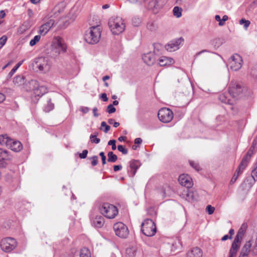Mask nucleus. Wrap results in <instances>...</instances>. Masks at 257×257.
Listing matches in <instances>:
<instances>
[{"instance_id":"40","label":"nucleus","mask_w":257,"mask_h":257,"mask_svg":"<svg viewBox=\"0 0 257 257\" xmlns=\"http://www.w3.org/2000/svg\"><path fill=\"white\" fill-rule=\"evenodd\" d=\"M236 174H235L232 177V178H231V180H230V184H233L237 180L238 176L240 174H241L242 172H241V171H239L238 169L237 168L236 171Z\"/></svg>"},{"instance_id":"4","label":"nucleus","mask_w":257,"mask_h":257,"mask_svg":"<svg viewBox=\"0 0 257 257\" xmlns=\"http://www.w3.org/2000/svg\"><path fill=\"white\" fill-rule=\"evenodd\" d=\"M100 36L101 31L99 26H92L86 33L84 39L88 44H95L99 42Z\"/></svg>"},{"instance_id":"5","label":"nucleus","mask_w":257,"mask_h":257,"mask_svg":"<svg viewBox=\"0 0 257 257\" xmlns=\"http://www.w3.org/2000/svg\"><path fill=\"white\" fill-rule=\"evenodd\" d=\"M100 212L104 217L114 218L118 214V209L114 205L108 203H103L99 207Z\"/></svg>"},{"instance_id":"58","label":"nucleus","mask_w":257,"mask_h":257,"mask_svg":"<svg viewBox=\"0 0 257 257\" xmlns=\"http://www.w3.org/2000/svg\"><path fill=\"white\" fill-rule=\"evenodd\" d=\"M98 109L97 107H94L92 109L93 115L95 117H98L99 116V114L97 112Z\"/></svg>"},{"instance_id":"48","label":"nucleus","mask_w":257,"mask_h":257,"mask_svg":"<svg viewBox=\"0 0 257 257\" xmlns=\"http://www.w3.org/2000/svg\"><path fill=\"white\" fill-rule=\"evenodd\" d=\"M99 156L101 158L102 165H104L106 163V158L104 152H101L99 153Z\"/></svg>"},{"instance_id":"38","label":"nucleus","mask_w":257,"mask_h":257,"mask_svg":"<svg viewBox=\"0 0 257 257\" xmlns=\"http://www.w3.org/2000/svg\"><path fill=\"white\" fill-rule=\"evenodd\" d=\"M189 163L190 165L195 170L199 171L201 170V168L198 163L191 160L189 161Z\"/></svg>"},{"instance_id":"57","label":"nucleus","mask_w":257,"mask_h":257,"mask_svg":"<svg viewBox=\"0 0 257 257\" xmlns=\"http://www.w3.org/2000/svg\"><path fill=\"white\" fill-rule=\"evenodd\" d=\"M17 144H18V145L17 146V152H18V151H20L22 150L23 145L20 142L18 141H17Z\"/></svg>"},{"instance_id":"9","label":"nucleus","mask_w":257,"mask_h":257,"mask_svg":"<svg viewBox=\"0 0 257 257\" xmlns=\"http://www.w3.org/2000/svg\"><path fill=\"white\" fill-rule=\"evenodd\" d=\"M16 247V240L13 237H6L1 242V247L3 250L9 252L12 251Z\"/></svg>"},{"instance_id":"6","label":"nucleus","mask_w":257,"mask_h":257,"mask_svg":"<svg viewBox=\"0 0 257 257\" xmlns=\"http://www.w3.org/2000/svg\"><path fill=\"white\" fill-rule=\"evenodd\" d=\"M51 66V63L49 58L47 57H40L35 59L33 63V67L38 69L40 71L46 73L48 72Z\"/></svg>"},{"instance_id":"31","label":"nucleus","mask_w":257,"mask_h":257,"mask_svg":"<svg viewBox=\"0 0 257 257\" xmlns=\"http://www.w3.org/2000/svg\"><path fill=\"white\" fill-rule=\"evenodd\" d=\"M54 108V104L51 102V99H49L47 101V104L44 107V111L46 112H49Z\"/></svg>"},{"instance_id":"37","label":"nucleus","mask_w":257,"mask_h":257,"mask_svg":"<svg viewBox=\"0 0 257 257\" xmlns=\"http://www.w3.org/2000/svg\"><path fill=\"white\" fill-rule=\"evenodd\" d=\"M41 36L40 34L38 35L35 36L33 39H32L30 42V45L31 46H34L41 39Z\"/></svg>"},{"instance_id":"18","label":"nucleus","mask_w":257,"mask_h":257,"mask_svg":"<svg viewBox=\"0 0 257 257\" xmlns=\"http://www.w3.org/2000/svg\"><path fill=\"white\" fill-rule=\"evenodd\" d=\"M178 181L180 185L187 188H191L193 184L191 177L187 174L180 175L178 178Z\"/></svg>"},{"instance_id":"52","label":"nucleus","mask_w":257,"mask_h":257,"mask_svg":"<svg viewBox=\"0 0 257 257\" xmlns=\"http://www.w3.org/2000/svg\"><path fill=\"white\" fill-rule=\"evenodd\" d=\"M237 251L230 248L229 252L228 257H236Z\"/></svg>"},{"instance_id":"54","label":"nucleus","mask_w":257,"mask_h":257,"mask_svg":"<svg viewBox=\"0 0 257 257\" xmlns=\"http://www.w3.org/2000/svg\"><path fill=\"white\" fill-rule=\"evenodd\" d=\"M87 154L88 151L87 150H84L82 151V153L79 154V157L81 159H85L86 158Z\"/></svg>"},{"instance_id":"10","label":"nucleus","mask_w":257,"mask_h":257,"mask_svg":"<svg viewBox=\"0 0 257 257\" xmlns=\"http://www.w3.org/2000/svg\"><path fill=\"white\" fill-rule=\"evenodd\" d=\"M173 116L172 111L167 108L160 109L158 113V117L159 120L164 123L170 122L172 120Z\"/></svg>"},{"instance_id":"27","label":"nucleus","mask_w":257,"mask_h":257,"mask_svg":"<svg viewBox=\"0 0 257 257\" xmlns=\"http://www.w3.org/2000/svg\"><path fill=\"white\" fill-rule=\"evenodd\" d=\"M140 166V162L136 160H133L130 163V167L131 169V175L132 176H134L136 174L137 170Z\"/></svg>"},{"instance_id":"60","label":"nucleus","mask_w":257,"mask_h":257,"mask_svg":"<svg viewBox=\"0 0 257 257\" xmlns=\"http://www.w3.org/2000/svg\"><path fill=\"white\" fill-rule=\"evenodd\" d=\"M81 110L83 113H86L89 111V109L87 107H83L81 108Z\"/></svg>"},{"instance_id":"33","label":"nucleus","mask_w":257,"mask_h":257,"mask_svg":"<svg viewBox=\"0 0 257 257\" xmlns=\"http://www.w3.org/2000/svg\"><path fill=\"white\" fill-rule=\"evenodd\" d=\"M80 257H91L89 250L86 247L82 248L80 252Z\"/></svg>"},{"instance_id":"32","label":"nucleus","mask_w":257,"mask_h":257,"mask_svg":"<svg viewBox=\"0 0 257 257\" xmlns=\"http://www.w3.org/2000/svg\"><path fill=\"white\" fill-rule=\"evenodd\" d=\"M98 135V132H95L93 134H91L90 136V141L91 143H94L96 144H98L100 140L99 138H97V137Z\"/></svg>"},{"instance_id":"53","label":"nucleus","mask_w":257,"mask_h":257,"mask_svg":"<svg viewBox=\"0 0 257 257\" xmlns=\"http://www.w3.org/2000/svg\"><path fill=\"white\" fill-rule=\"evenodd\" d=\"M215 19L216 21L218 22V25L220 26H222L224 25V23H223V22L222 21V19H221L219 15H216L215 16Z\"/></svg>"},{"instance_id":"28","label":"nucleus","mask_w":257,"mask_h":257,"mask_svg":"<svg viewBox=\"0 0 257 257\" xmlns=\"http://www.w3.org/2000/svg\"><path fill=\"white\" fill-rule=\"evenodd\" d=\"M186 200L188 201H196L198 199V196L196 192L187 191L186 194Z\"/></svg>"},{"instance_id":"15","label":"nucleus","mask_w":257,"mask_h":257,"mask_svg":"<svg viewBox=\"0 0 257 257\" xmlns=\"http://www.w3.org/2000/svg\"><path fill=\"white\" fill-rule=\"evenodd\" d=\"M55 21L54 19L50 17L39 28L38 33L42 36L46 35L49 30L54 25Z\"/></svg>"},{"instance_id":"35","label":"nucleus","mask_w":257,"mask_h":257,"mask_svg":"<svg viewBox=\"0 0 257 257\" xmlns=\"http://www.w3.org/2000/svg\"><path fill=\"white\" fill-rule=\"evenodd\" d=\"M182 9L178 7H175L173 10V15L177 18H180L182 16Z\"/></svg>"},{"instance_id":"43","label":"nucleus","mask_w":257,"mask_h":257,"mask_svg":"<svg viewBox=\"0 0 257 257\" xmlns=\"http://www.w3.org/2000/svg\"><path fill=\"white\" fill-rule=\"evenodd\" d=\"M104 127V130H103L104 132L107 133L110 128V126L107 125L105 121H102L101 123V127ZM100 129H102L100 128Z\"/></svg>"},{"instance_id":"64","label":"nucleus","mask_w":257,"mask_h":257,"mask_svg":"<svg viewBox=\"0 0 257 257\" xmlns=\"http://www.w3.org/2000/svg\"><path fill=\"white\" fill-rule=\"evenodd\" d=\"M125 139H126L125 137L121 136L118 138V140L119 142H122V141H124L125 140Z\"/></svg>"},{"instance_id":"30","label":"nucleus","mask_w":257,"mask_h":257,"mask_svg":"<svg viewBox=\"0 0 257 257\" xmlns=\"http://www.w3.org/2000/svg\"><path fill=\"white\" fill-rule=\"evenodd\" d=\"M126 254L128 257H135L136 254V248L135 247H129L126 249Z\"/></svg>"},{"instance_id":"59","label":"nucleus","mask_w":257,"mask_h":257,"mask_svg":"<svg viewBox=\"0 0 257 257\" xmlns=\"http://www.w3.org/2000/svg\"><path fill=\"white\" fill-rule=\"evenodd\" d=\"M142 139L140 138H136L135 140V144H138V145H139V144H141L142 143Z\"/></svg>"},{"instance_id":"45","label":"nucleus","mask_w":257,"mask_h":257,"mask_svg":"<svg viewBox=\"0 0 257 257\" xmlns=\"http://www.w3.org/2000/svg\"><path fill=\"white\" fill-rule=\"evenodd\" d=\"M90 159L92 160L91 161V165L93 166H95L97 165L98 164V157L97 156H93Z\"/></svg>"},{"instance_id":"21","label":"nucleus","mask_w":257,"mask_h":257,"mask_svg":"<svg viewBox=\"0 0 257 257\" xmlns=\"http://www.w3.org/2000/svg\"><path fill=\"white\" fill-rule=\"evenodd\" d=\"M202 251L198 247H193L189 249L186 253V257H202Z\"/></svg>"},{"instance_id":"2","label":"nucleus","mask_w":257,"mask_h":257,"mask_svg":"<svg viewBox=\"0 0 257 257\" xmlns=\"http://www.w3.org/2000/svg\"><path fill=\"white\" fill-rule=\"evenodd\" d=\"M109 29L114 35H119L125 30L124 20L119 17H112L108 21Z\"/></svg>"},{"instance_id":"12","label":"nucleus","mask_w":257,"mask_h":257,"mask_svg":"<svg viewBox=\"0 0 257 257\" xmlns=\"http://www.w3.org/2000/svg\"><path fill=\"white\" fill-rule=\"evenodd\" d=\"M113 229L115 234L121 238H126L128 235L127 227L121 222L115 223Z\"/></svg>"},{"instance_id":"14","label":"nucleus","mask_w":257,"mask_h":257,"mask_svg":"<svg viewBox=\"0 0 257 257\" xmlns=\"http://www.w3.org/2000/svg\"><path fill=\"white\" fill-rule=\"evenodd\" d=\"M254 150V142H253L252 146L250 147L249 149L248 150L245 156L243 158L241 162L238 167L239 171L243 172V170L246 167L249 163L251 156L253 154Z\"/></svg>"},{"instance_id":"50","label":"nucleus","mask_w":257,"mask_h":257,"mask_svg":"<svg viewBox=\"0 0 257 257\" xmlns=\"http://www.w3.org/2000/svg\"><path fill=\"white\" fill-rule=\"evenodd\" d=\"M8 161L0 159V168H5L8 166Z\"/></svg>"},{"instance_id":"25","label":"nucleus","mask_w":257,"mask_h":257,"mask_svg":"<svg viewBox=\"0 0 257 257\" xmlns=\"http://www.w3.org/2000/svg\"><path fill=\"white\" fill-rule=\"evenodd\" d=\"M229 92L228 93H223L220 94L218 99L220 101L225 104H232L233 101L230 99Z\"/></svg>"},{"instance_id":"8","label":"nucleus","mask_w":257,"mask_h":257,"mask_svg":"<svg viewBox=\"0 0 257 257\" xmlns=\"http://www.w3.org/2000/svg\"><path fill=\"white\" fill-rule=\"evenodd\" d=\"M243 91V87L240 84L236 82H231L228 88V92L232 98L237 99L240 97Z\"/></svg>"},{"instance_id":"24","label":"nucleus","mask_w":257,"mask_h":257,"mask_svg":"<svg viewBox=\"0 0 257 257\" xmlns=\"http://www.w3.org/2000/svg\"><path fill=\"white\" fill-rule=\"evenodd\" d=\"M64 9V6L63 3L59 4L56 6L52 12V14L50 15V17L52 18L54 17L55 18L57 17L59 14L62 13Z\"/></svg>"},{"instance_id":"61","label":"nucleus","mask_w":257,"mask_h":257,"mask_svg":"<svg viewBox=\"0 0 257 257\" xmlns=\"http://www.w3.org/2000/svg\"><path fill=\"white\" fill-rule=\"evenodd\" d=\"M231 238V236H229L228 235L226 234L222 237V238H221V240L225 241L228 239V238L230 239Z\"/></svg>"},{"instance_id":"1","label":"nucleus","mask_w":257,"mask_h":257,"mask_svg":"<svg viewBox=\"0 0 257 257\" xmlns=\"http://www.w3.org/2000/svg\"><path fill=\"white\" fill-rule=\"evenodd\" d=\"M17 83L26 91L33 90L32 98L35 97L36 100L43 96L47 92V88L43 85L40 86L38 81L35 80L27 81L23 76H17Z\"/></svg>"},{"instance_id":"55","label":"nucleus","mask_w":257,"mask_h":257,"mask_svg":"<svg viewBox=\"0 0 257 257\" xmlns=\"http://www.w3.org/2000/svg\"><path fill=\"white\" fill-rule=\"evenodd\" d=\"M100 98L102 99V100L103 101H107L108 100V98L107 97V95L106 93H102L101 96H100Z\"/></svg>"},{"instance_id":"34","label":"nucleus","mask_w":257,"mask_h":257,"mask_svg":"<svg viewBox=\"0 0 257 257\" xmlns=\"http://www.w3.org/2000/svg\"><path fill=\"white\" fill-rule=\"evenodd\" d=\"M108 162L114 163L117 159V157L116 155L114 154L112 152H109L108 154Z\"/></svg>"},{"instance_id":"39","label":"nucleus","mask_w":257,"mask_h":257,"mask_svg":"<svg viewBox=\"0 0 257 257\" xmlns=\"http://www.w3.org/2000/svg\"><path fill=\"white\" fill-rule=\"evenodd\" d=\"M239 23L240 25H243L244 28L245 29H247V28L249 27L250 22L248 20H246L244 19H241L239 20Z\"/></svg>"},{"instance_id":"41","label":"nucleus","mask_w":257,"mask_h":257,"mask_svg":"<svg viewBox=\"0 0 257 257\" xmlns=\"http://www.w3.org/2000/svg\"><path fill=\"white\" fill-rule=\"evenodd\" d=\"M106 111L109 113H112L115 112L116 109L112 104H110L107 106Z\"/></svg>"},{"instance_id":"29","label":"nucleus","mask_w":257,"mask_h":257,"mask_svg":"<svg viewBox=\"0 0 257 257\" xmlns=\"http://www.w3.org/2000/svg\"><path fill=\"white\" fill-rule=\"evenodd\" d=\"M250 244L248 242L242 247L238 257H247L249 253Z\"/></svg>"},{"instance_id":"20","label":"nucleus","mask_w":257,"mask_h":257,"mask_svg":"<svg viewBox=\"0 0 257 257\" xmlns=\"http://www.w3.org/2000/svg\"><path fill=\"white\" fill-rule=\"evenodd\" d=\"M142 58L144 62L147 65H152L155 63L157 57L153 52H149L144 54Z\"/></svg>"},{"instance_id":"17","label":"nucleus","mask_w":257,"mask_h":257,"mask_svg":"<svg viewBox=\"0 0 257 257\" xmlns=\"http://www.w3.org/2000/svg\"><path fill=\"white\" fill-rule=\"evenodd\" d=\"M245 232V231L244 229L239 228L231 244L230 248L238 251L240 247L241 241Z\"/></svg>"},{"instance_id":"51","label":"nucleus","mask_w":257,"mask_h":257,"mask_svg":"<svg viewBox=\"0 0 257 257\" xmlns=\"http://www.w3.org/2000/svg\"><path fill=\"white\" fill-rule=\"evenodd\" d=\"M16 71V65L15 66L7 76V79H10Z\"/></svg>"},{"instance_id":"16","label":"nucleus","mask_w":257,"mask_h":257,"mask_svg":"<svg viewBox=\"0 0 257 257\" xmlns=\"http://www.w3.org/2000/svg\"><path fill=\"white\" fill-rule=\"evenodd\" d=\"M184 42V39L182 37L176 39L169 42L165 46V49L169 52H173L178 50L180 45Z\"/></svg>"},{"instance_id":"22","label":"nucleus","mask_w":257,"mask_h":257,"mask_svg":"<svg viewBox=\"0 0 257 257\" xmlns=\"http://www.w3.org/2000/svg\"><path fill=\"white\" fill-rule=\"evenodd\" d=\"M174 60L170 57L162 56L159 59V64L161 66H168L174 63Z\"/></svg>"},{"instance_id":"47","label":"nucleus","mask_w":257,"mask_h":257,"mask_svg":"<svg viewBox=\"0 0 257 257\" xmlns=\"http://www.w3.org/2000/svg\"><path fill=\"white\" fill-rule=\"evenodd\" d=\"M115 143H116V141L115 140H110L108 142V145L111 146L112 150L113 151L115 150L116 149V146Z\"/></svg>"},{"instance_id":"63","label":"nucleus","mask_w":257,"mask_h":257,"mask_svg":"<svg viewBox=\"0 0 257 257\" xmlns=\"http://www.w3.org/2000/svg\"><path fill=\"white\" fill-rule=\"evenodd\" d=\"M228 20V17L227 15H224L222 19L223 23L225 24V22Z\"/></svg>"},{"instance_id":"3","label":"nucleus","mask_w":257,"mask_h":257,"mask_svg":"<svg viewBox=\"0 0 257 257\" xmlns=\"http://www.w3.org/2000/svg\"><path fill=\"white\" fill-rule=\"evenodd\" d=\"M52 53L54 57H58L66 52L67 47L64 40L60 36L55 37L52 42Z\"/></svg>"},{"instance_id":"19","label":"nucleus","mask_w":257,"mask_h":257,"mask_svg":"<svg viewBox=\"0 0 257 257\" xmlns=\"http://www.w3.org/2000/svg\"><path fill=\"white\" fill-rule=\"evenodd\" d=\"M164 3V0H152L149 3V7L155 13H157L159 9L163 7Z\"/></svg>"},{"instance_id":"23","label":"nucleus","mask_w":257,"mask_h":257,"mask_svg":"<svg viewBox=\"0 0 257 257\" xmlns=\"http://www.w3.org/2000/svg\"><path fill=\"white\" fill-rule=\"evenodd\" d=\"M104 223V219L101 215L96 216L92 220V224L95 227L100 228Z\"/></svg>"},{"instance_id":"49","label":"nucleus","mask_w":257,"mask_h":257,"mask_svg":"<svg viewBox=\"0 0 257 257\" xmlns=\"http://www.w3.org/2000/svg\"><path fill=\"white\" fill-rule=\"evenodd\" d=\"M206 210L208 213L210 215L213 213L215 208L214 207H212L211 205H209L206 207Z\"/></svg>"},{"instance_id":"36","label":"nucleus","mask_w":257,"mask_h":257,"mask_svg":"<svg viewBox=\"0 0 257 257\" xmlns=\"http://www.w3.org/2000/svg\"><path fill=\"white\" fill-rule=\"evenodd\" d=\"M147 28L148 30L154 31L157 29V25L154 22H149L147 24Z\"/></svg>"},{"instance_id":"26","label":"nucleus","mask_w":257,"mask_h":257,"mask_svg":"<svg viewBox=\"0 0 257 257\" xmlns=\"http://www.w3.org/2000/svg\"><path fill=\"white\" fill-rule=\"evenodd\" d=\"M13 158V156L8 151L4 149L0 148V159L10 161Z\"/></svg>"},{"instance_id":"42","label":"nucleus","mask_w":257,"mask_h":257,"mask_svg":"<svg viewBox=\"0 0 257 257\" xmlns=\"http://www.w3.org/2000/svg\"><path fill=\"white\" fill-rule=\"evenodd\" d=\"M117 149L119 152H121L124 155L127 154V150L125 149L122 145H118L117 146Z\"/></svg>"},{"instance_id":"11","label":"nucleus","mask_w":257,"mask_h":257,"mask_svg":"<svg viewBox=\"0 0 257 257\" xmlns=\"http://www.w3.org/2000/svg\"><path fill=\"white\" fill-rule=\"evenodd\" d=\"M242 60L240 55L235 54L228 60V66L233 71L238 70L242 66Z\"/></svg>"},{"instance_id":"44","label":"nucleus","mask_w":257,"mask_h":257,"mask_svg":"<svg viewBox=\"0 0 257 257\" xmlns=\"http://www.w3.org/2000/svg\"><path fill=\"white\" fill-rule=\"evenodd\" d=\"M7 40V37L5 35H4L1 38H0V49L5 44Z\"/></svg>"},{"instance_id":"62","label":"nucleus","mask_w":257,"mask_h":257,"mask_svg":"<svg viewBox=\"0 0 257 257\" xmlns=\"http://www.w3.org/2000/svg\"><path fill=\"white\" fill-rule=\"evenodd\" d=\"M5 99V96L2 93H0V103L2 102Z\"/></svg>"},{"instance_id":"7","label":"nucleus","mask_w":257,"mask_h":257,"mask_svg":"<svg viewBox=\"0 0 257 257\" xmlns=\"http://www.w3.org/2000/svg\"><path fill=\"white\" fill-rule=\"evenodd\" d=\"M141 230L147 236H153L156 233V226L154 222L150 219H146L141 224Z\"/></svg>"},{"instance_id":"56","label":"nucleus","mask_w":257,"mask_h":257,"mask_svg":"<svg viewBox=\"0 0 257 257\" xmlns=\"http://www.w3.org/2000/svg\"><path fill=\"white\" fill-rule=\"evenodd\" d=\"M122 169V166L121 165H115L113 166V169L115 172H117Z\"/></svg>"},{"instance_id":"13","label":"nucleus","mask_w":257,"mask_h":257,"mask_svg":"<svg viewBox=\"0 0 257 257\" xmlns=\"http://www.w3.org/2000/svg\"><path fill=\"white\" fill-rule=\"evenodd\" d=\"M0 144L16 152V141L11 139L7 135H0Z\"/></svg>"},{"instance_id":"46","label":"nucleus","mask_w":257,"mask_h":257,"mask_svg":"<svg viewBox=\"0 0 257 257\" xmlns=\"http://www.w3.org/2000/svg\"><path fill=\"white\" fill-rule=\"evenodd\" d=\"M256 167L252 170L251 173V176L254 181L257 180V162L255 164Z\"/></svg>"}]
</instances>
